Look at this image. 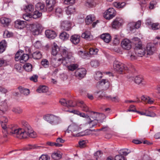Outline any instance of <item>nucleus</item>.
<instances>
[{"label":"nucleus","instance_id":"obj_50","mask_svg":"<svg viewBox=\"0 0 160 160\" xmlns=\"http://www.w3.org/2000/svg\"><path fill=\"white\" fill-rule=\"evenodd\" d=\"M143 80L142 78L139 76H137L134 78V82L137 84L141 83L143 82Z\"/></svg>","mask_w":160,"mask_h":160},{"label":"nucleus","instance_id":"obj_32","mask_svg":"<svg viewBox=\"0 0 160 160\" xmlns=\"http://www.w3.org/2000/svg\"><path fill=\"white\" fill-rule=\"evenodd\" d=\"M75 12V7L72 6L70 5L67 8L66 12L67 15L71 14Z\"/></svg>","mask_w":160,"mask_h":160},{"label":"nucleus","instance_id":"obj_53","mask_svg":"<svg viewBox=\"0 0 160 160\" xmlns=\"http://www.w3.org/2000/svg\"><path fill=\"white\" fill-rule=\"evenodd\" d=\"M99 62L97 60H93L91 61L90 64L92 67L96 68L99 65Z\"/></svg>","mask_w":160,"mask_h":160},{"label":"nucleus","instance_id":"obj_44","mask_svg":"<svg viewBox=\"0 0 160 160\" xmlns=\"http://www.w3.org/2000/svg\"><path fill=\"white\" fill-rule=\"evenodd\" d=\"M42 65L45 68L49 67V61L46 59H43L41 62Z\"/></svg>","mask_w":160,"mask_h":160},{"label":"nucleus","instance_id":"obj_55","mask_svg":"<svg viewBox=\"0 0 160 160\" xmlns=\"http://www.w3.org/2000/svg\"><path fill=\"white\" fill-rule=\"evenodd\" d=\"M55 12L56 15L60 17L62 14V11L61 8H58L56 9Z\"/></svg>","mask_w":160,"mask_h":160},{"label":"nucleus","instance_id":"obj_13","mask_svg":"<svg viewBox=\"0 0 160 160\" xmlns=\"http://www.w3.org/2000/svg\"><path fill=\"white\" fill-rule=\"evenodd\" d=\"M86 74V71L83 68L78 69L75 72V75L78 78L81 79L84 78Z\"/></svg>","mask_w":160,"mask_h":160},{"label":"nucleus","instance_id":"obj_38","mask_svg":"<svg viewBox=\"0 0 160 160\" xmlns=\"http://www.w3.org/2000/svg\"><path fill=\"white\" fill-rule=\"evenodd\" d=\"M78 65L77 64H72L69 65H67V67L68 69L71 71H73L78 68Z\"/></svg>","mask_w":160,"mask_h":160},{"label":"nucleus","instance_id":"obj_48","mask_svg":"<svg viewBox=\"0 0 160 160\" xmlns=\"http://www.w3.org/2000/svg\"><path fill=\"white\" fill-rule=\"evenodd\" d=\"M151 27L154 30L158 29L160 28V24L158 23H153L151 24Z\"/></svg>","mask_w":160,"mask_h":160},{"label":"nucleus","instance_id":"obj_42","mask_svg":"<svg viewBox=\"0 0 160 160\" xmlns=\"http://www.w3.org/2000/svg\"><path fill=\"white\" fill-rule=\"evenodd\" d=\"M23 52L22 51L19 50L17 52L15 55V59L16 61H20L21 58V56Z\"/></svg>","mask_w":160,"mask_h":160},{"label":"nucleus","instance_id":"obj_19","mask_svg":"<svg viewBox=\"0 0 160 160\" xmlns=\"http://www.w3.org/2000/svg\"><path fill=\"white\" fill-rule=\"evenodd\" d=\"M26 25V22L20 20H18L15 22V25L16 28L19 29H22L25 27Z\"/></svg>","mask_w":160,"mask_h":160},{"label":"nucleus","instance_id":"obj_16","mask_svg":"<svg viewBox=\"0 0 160 160\" xmlns=\"http://www.w3.org/2000/svg\"><path fill=\"white\" fill-rule=\"evenodd\" d=\"M156 50L155 45L152 43H148L147 45L146 52L147 55L152 54Z\"/></svg>","mask_w":160,"mask_h":160},{"label":"nucleus","instance_id":"obj_17","mask_svg":"<svg viewBox=\"0 0 160 160\" xmlns=\"http://www.w3.org/2000/svg\"><path fill=\"white\" fill-rule=\"evenodd\" d=\"M121 45L122 48L125 49L129 50L131 48V42L127 39H125L122 40Z\"/></svg>","mask_w":160,"mask_h":160},{"label":"nucleus","instance_id":"obj_11","mask_svg":"<svg viewBox=\"0 0 160 160\" xmlns=\"http://www.w3.org/2000/svg\"><path fill=\"white\" fill-rule=\"evenodd\" d=\"M123 19L120 17H117L112 22V26L113 28L118 29L122 26L123 23Z\"/></svg>","mask_w":160,"mask_h":160},{"label":"nucleus","instance_id":"obj_47","mask_svg":"<svg viewBox=\"0 0 160 160\" xmlns=\"http://www.w3.org/2000/svg\"><path fill=\"white\" fill-rule=\"evenodd\" d=\"M25 10L27 12H32L34 10V6L32 5H29L26 6Z\"/></svg>","mask_w":160,"mask_h":160},{"label":"nucleus","instance_id":"obj_7","mask_svg":"<svg viewBox=\"0 0 160 160\" xmlns=\"http://www.w3.org/2000/svg\"><path fill=\"white\" fill-rule=\"evenodd\" d=\"M98 113L95 112H91L90 117L93 120H88V124H89V127L90 128H92L96 125L98 123L97 119H98Z\"/></svg>","mask_w":160,"mask_h":160},{"label":"nucleus","instance_id":"obj_37","mask_svg":"<svg viewBox=\"0 0 160 160\" xmlns=\"http://www.w3.org/2000/svg\"><path fill=\"white\" fill-rule=\"evenodd\" d=\"M29 58V56L28 54H23L21 56L20 62L21 63H24L26 62Z\"/></svg>","mask_w":160,"mask_h":160},{"label":"nucleus","instance_id":"obj_15","mask_svg":"<svg viewBox=\"0 0 160 160\" xmlns=\"http://www.w3.org/2000/svg\"><path fill=\"white\" fill-rule=\"evenodd\" d=\"M72 24L69 21H62L61 23V28L63 30L68 31L72 28Z\"/></svg>","mask_w":160,"mask_h":160},{"label":"nucleus","instance_id":"obj_8","mask_svg":"<svg viewBox=\"0 0 160 160\" xmlns=\"http://www.w3.org/2000/svg\"><path fill=\"white\" fill-rule=\"evenodd\" d=\"M42 29V26L38 23L31 25L30 27V29L32 34L34 35H38Z\"/></svg>","mask_w":160,"mask_h":160},{"label":"nucleus","instance_id":"obj_21","mask_svg":"<svg viewBox=\"0 0 160 160\" xmlns=\"http://www.w3.org/2000/svg\"><path fill=\"white\" fill-rule=\"evenodd\" d=\"M80 36L77 34L72 35L70 38L71 42L74 45H77L80 41Z\"/></svg>","mask_w":160,"mask_h":160},{"label":"nucleus","instance_id":"obj_23","mask_svg":"<svg viewBox=\"0 0 160 160\" xmlns=\"http://www.w3.org/2000/svg\"><path fill=\"white\" fill-rule=\"evenodd\" d=\"M101 38L106 43L109 42L111 40V37L108 33H104L101 36Z\"/></svg>","mask_w":160,"mask_h":160},{"label":"nucleus","instance_id":"obj_52","mask_svg":"<svg viewBox=\"0 0 160 160\" xmlns=\"http://www.w3.org/2000/svg\"><path fill=\"white\" fill-rule=\"evenodd\" d=\"M78 115H79L80 117L85 118L88 122V120H90V118L89 116L86 114L85 113H81L79 112L78 114Z\"/></svg>","mask_w":160,"mask_h":160},{"label":"nucleus","instance_id":"obj_49","mask_svg":"<svg viewBox=\"0 0 160 160\" xmlns=\"http://www.w3.org/2000/svg\"><path fill=\"white\" fill-rule=\"evenodd\" d=\"M94 5V2L93 0H87L85 2V5L88 7H92Z\"/></svg>","mask_w":160,"mask_h":160},{"label":"nucleus","instance_id":"obj_1","mask_svg":"<svg viewBox=\"0 0 160 160\" xmlns=\"http://www.w3.org/2000/svg\"><path fill=\"white\" fill-rule=\"evenodd\" d=\"M22 128L16 129L12 128L10 130V132L14 137L20 139L26 138L28 137L35 138L37 134L28 123L24 120L21 121Z\"/></svg>","mask_w":160,"mask_h":160},{"label":"nucleus","instance_id":"obj_45","mask_svg":"<svg viewBox=\"0 0 160 160\" xmlns=\"http://www.w3.org/2000/svg\"><path fill=\"white\" fill-rule=\"evenodd\" d=\"M126 5L124 2L120 3L119 2H116L114 3V5L117 8H122Z\"/></svg>","mask_w":160,"mask_h":160},{"label":"nucleus","instance_id":"obj_26","mask_svg":"<svg viewBox=\"0 0 160 160\" xmlns=\"http://www.w3.org/2000/svg\"><path fill=\"white\" fill-rule=\"evenodd\" d=\"M77 106L80 107L82 110L85 112L89 111L87 105L84 103L82 101H80L78 104Z\"/></svg>","mask_w":160,"mask_h":160},{"label":"nucleus","instance_id":"obj_36","mask_svg":"<svg viewBox=\"0 0 160 160\" xmlns=\"http://www.w3.org/2000/svg\"><path fill=\"white\" fill-rule=\"evenodd\" d=\"M59 37L62 40H66L69 38V35L66 32H63L60 33Z\"/></svg>","mask_w":160,"mask_h":160},{"label":"nucleus","instance_id":"obj_59","mask_svg":"<svg viewBox=\"0 0 160 160\" xmlns=\"http://www.w3.org/2000/svg\"><path fill=\"white\" fill-rule=\"evenodd\" d=\"M50 157L47 155H42L39 158V160H49Z\"/></svg>","mask_w":160,"mask_h":160},{"label":"nucleus","instance_id":"obj_2","mask_svg":"<svg viewBox=\"0 0 160 160\" xmlns=\"http://www.w3.org/2000/svg\"><path fill=\"white\" fill-rule=\"evenodd\" d=\"M132 42L135 45V48L134 52L130 51L128 53V56L131 60L137 58L138 57H142L146 53L144 48L142 47V42L140 39L138 38H134L132 39Z\"/></svg>","mask_w":160,"mask_h":160},{"label":"nucleus","instance_id":"obj_51","mask_svg":"<svg viewBox=\"0 0 160 160\" xmlns=\"http://www.w3.org/2000/svg\"><path fill=\"white\" fill-rule=\"evenodd\" d=\"M102 74L100 71L97 72L94 76V78L96 80H99L102 78Z\"/></svg>","mask_w":160,"mask_h":160},{"label":"nucleus","instance_id":"obj_61","mask_svg":"<svg viewBox=\"0 0 160 160\" xmlns=\"http://www.w3.org/2000/svg\"><path fill=\"white\" fill-rule=\"evenodd\" d=\"M98 51L97 49L90 48L89 50V53L91 55H95L97 54Z\"/></svg>","mask_w":160,"mask_h":160},{"label":"nucleus","instance_id":"obj_58","mask_svg":"<svg viewBox=\"0 0 160 160\" xmlns=\"http://www.w3.org/2000/svg\"><path fill=\"white\" fill-rule=\"evenodd\" d=\"M47 145L52 146H55L56 147H59L62 146V145L61 144L49 142H47Z\"/></svg>","mask_w":160,"mask_h":160},{"label":"nucleus","instance_id":"obj_24","mask_svg":"<svg viewBox=\"0 0 160 160\" xmlns=\"http://www.w3.org/2000/svg\"><path fill=\"white\" fill-rule=\"evenodd\" d=\"M81 36L82 38L88 41H90L93 39L92 36L91 35L90 32L88 31L83 33Z\"/></svg>","mask_w":160,"mask_h":160},{"label":"nucleus","instance_id":"obj_64","mask_svg":"<svg viewBox=\"0 0 160 160\" xmlns=\"http://www.w3.org/2000/svg\"><path fill=\"white\" fill-rule=\"evenodd\" d=\"M115 160H126L124 157L121 155H117L115 157Z\"/></svg>","mask_w":160,"mask_h":160},{"label":"nucleus","instance_id":"obj_10","mask_svg":"<svg viewBox=\"0 0 160 160\" xmlns=\"http://www.w3.org/2000/svg\"><path fill=\"white\" fill-rule=\"evenodd\" d=\"M116 15V12L112 8H109L104 13V17L107 19H110Z\"/></svg>","mask_w":160,"mask_h":160},{"label":"nucleus","instance_id":"obj_57","mask_svg":"<svg viewBox=\"0 0 160 160\" xmlns=\"http://www.w3.org/2000/svg\"><path fill=\"white\" fill-rule=\"evenodd\" d=\"M32 15L29 14H25L23 16V19L27 21H29L32 19Z\"/></svg>","mask_w":160,"mask_h":160},{"label":"nucleus","instance_id":"obj_60","mask_svg":"<svg viewBox=\"0 0 160 160\" xmlns=\"http://www.w3.org/2000/svg\"><path fill=\"white\" fill-rule=\"evenodd\" d=\"M102 153L101 151H98L94 154V156L96 160H98V158L101 157Z\"/></svg>","mask_w":160,"mask_h":160},{"label":"nucleus","instance_id":"obj_40","mask_svg":"<svg viewBox=\"0 0 160 160\" xmlns=\"http://www.w3.org/2000/svg\"><path fill=\"white\" fill-rule=\"evenodd\" d=\"M12 111L16 114H20L22 113V110L19 107H15L12 108Z\"/></svg>","mask_w":160,"mask_h":160},{"label":"nucleus","instance_id":"obj_18","mask_svg":"<svg viewBox=\"0 0 160 160\" xmlns=\"http://www.w3.org/2000/svg\"><path fill=\"white\" fill-rule=\"evenodd\" d=\"M56 3L55 0H46V3L47 7V10L48 12H51L53 8V7Z\"/></svg>","mask_w":160,"mask_h":160},{"label":"nucleus","instance_id":"obj_28","mask_svg":"<svg viewBox=\"0 0 160 160\" xmlns=\"http://www.w3.org/2000/svg\"><path fill=\"white\" fill-rule=\"evenodd\" d=\"M95 19V17L93 15H90L86 17L85 22L88 25L94 21Z\"/></svg>","mask_w":160,"mask_h":160},{"label":"nucleus","instance_id":"obj_20","mask_svg":"<svg viewBox=\"0 0 160 160\" xmlns=\"http://www.w3.org/2000/svg\"><path fill=\"white\" fill-rule=\"evenodd\" d=\"M45 33L47 37L51 39H54L57 36L55 32L52 30H46Z\"/></svg>","mask_w":160,"mask_h":160},{"label":"nucleus","instance_id":"obj_30","mask_svg":"<svg viewBox=\"0 0 160 160\" xmlns=\"http://www.w3.org/2000/svg\"><path fill=\"white\" fill-rule=\"evenodd\" d=\"M7 46V42L5 40H2L0 42V53L4 51Z\"/></svg>","mask_w":160,"mask_h":160},{"label":"nucleus","instance_id":"obj_54","mask_svg":"<svg viewBox=\"0 0 160 160\" xmlns=\"http://www.w3.org/2000/svg\"><path fill=\"white\" fill-rule=\"evenodd\" d=\"M98 119H97L98 122V121L103 120L106 117V116L103 113H98Z\"/></svg>","mask_w":160,"mask_h":160},{"label":"nucleus","instance_id":"obj_56","mask_svg":"<svg viewBox=\"0 0 160 160\" xmlns=\"http://www.w3.org/2000/svg\"><path fill=\"white\" fill-rule=\"evenodd\" d=\"M3 35L5 38H9L12 35V33L7 30H5L4 32Z\"/></svg>","mask_w":160,"mask_h":160},{"label":"nucleus","instance_id":"obj_14","mask_svg":"<svg viewBox=\"0 0 160 160\" xmlns=\"http://www.w3.org/2000/svg\"><path fill=\"white\" fill-rule=\"evenodd\" d=\"M141 23V21L139 20L136 22H130L128 25V27L130 31H133L135 29H138L140 28Z\"/></svg>","mask_w":160,"mask_h":160},{"label":"nucleus","instance_id":"obj_43","mask_svg":"<svg viewBox=\"0 0 160 160\" xmlns=\"http://www.w3.org/2000/svg\"><path fill=\"white\" fill-rule=\"evenodd\" d=\"M25 70L27 72H29L32 70V66L30 63H26L23 66Z\"/></svg>","mask_w":160,"mask_h":160},{"label":"nucleus","instance_id":"obj_63","mask_svg":"<svg viewBox=\"0 0 160 160\" xmlns=\"http://www.w3.org/2000/svg\"><path fill=\"white\" fill-rule=\"evenodd\" d=\"M59 102L62 105L66 107L67 106V101L65 99L62 98L60 99Z\"/></svg>","mask_w":160,"mask_h":160},{"label":"nucleus","instance_id":"obj_12","mask_svg":"<svg viewBox=\"0 0 160 160\" xmlns=\"http://www.w3.org/2000/svg\"><path fill=\"white\" fill-rule=\"evenodd\" d=\"M0 121L2 127L4 130L2 131V132L3 133H5L4 137H6L7 135H6V133H8L7 127L6 126V123L8 121V119L5 116H2L0 118Z\"/></svg>","mask_w":160,"mask_h":160},{"label":"nucleus","instance_id":"obj_62","mask_svg":"<svg viewBox=\"0 0 160 160\" xmlns=\"http://www.w3.org/2000/svg\"><path fill=\"white\" fill-rule=\"evenodd\" d=\"M157 2L155 0L151 1L150 3L149 8L150 9H152L156 5Z\"/></svg>","mask_w":160,"mask_h":160},{"label":"nucleus","instance_id":"obj_5","mask_svg":"<svg viewBox=\"0 0 160 160\" xmlns=\"http://www.w3.org/2000/svg\"><path fill=\"white\" fill-rule=\"evenodd\" d=\"M44 119L52 125H56L61 122V118L53 114H48L43 117Z\"/></svg>","mask_w":160,"mask_h":160},{"label":"nucleus","instance_id":"obj_6","mask_svg":"<svg viewBox=\"0 0 160 160\" xmlns=\"http://www.w3.org/2000/svg\"><path fill=\"white\" fill-rule=\"evenodd\" d=\"M114 70L119 73H122L124 70H127L128 68L124 64L117 60H115L113 63Z\"/></svg>","mask_w":160,"mask_h":160},{"label":"nucleus","instance_id":"obj_25","mask_svg":"<svg viewBox=\"0 0 160 160\" xmlns=\"http://www.w3.org/2000/svg\"><path fill=\"white\" fill-rule=\"evenodd\" d=\"M44 4L41 2H38L37 3L35 6V9L36 10L41 11L42 12L45 11L44 9Z\"/></svg>","mask_w":160,"mask_h":160},{"label":"nucleus","instance_id":"obj_9","mask_svg":"<svg viewBox=\"0 0 160 160\" xmlns=\"http://www.w3.org/2000/svg\"><path fill=\"white\" fill-rule=\"evenodd\" d=\"M109 85V82L108 80L103 79L97 83L96 87L98 89H102V90H106L108 89Z\"/></svg>","mask_w":160,"mask_h":160},{"label":"nucleus","instance_id":"obj_31","mask_svg":"<svg viewBox=\"0 0 160 160\" xmlns=\"http://www.w3.org/2000/svg\"><path fill=\"white\" fill-rule=\"evenodd\" d=\"M48 91V88L45 86H40L37 90V91L38 93H45Z\"/></svg>","mask_w":160,"mask_h":160},{"label":"nucleus","instance_id":"obj_39","mask_svg":"<svg viewBox=\"0 0 160 160\" xmlns=\"http://www.w3.org/2000/svg\"><path fill=\"white\" fill-rule=\"evenodd\" d=\"M51 157L53 159L58 160L61 158L62 156L59 152H54L52 154Z\"/></svg>","mask_w":160,"mask_h":160},{"label":"nucleus","instance_id":"obj_27","mask_svg":"<svg viewBox=\"0 0 160 160\" xmlns=\"http://www.w3.org/2000/svg\"><path fill=\"white\" fill-rule=\"evenodd\" d=\"M102 97H104L105 98L108 100H111L113 102H118L119 101V99L117 97H115L113 98L111 97L110 96H108L106 94H103L102 95Z\"/></svg>","mask_w":160,"mask_h":160},{"label":"nucleus","instance_id":"obj_34","mask_svg":"<svg viewBox=\"0 0 160 160\" xmlns=\"http://www.w3.org/2000/svg\"><path fill=\"white\" fill-rule=\"evenodd\" d=\"M59 51L60 49L58 47L57 45L55 44L52 47V54L53 56H56Z\"/></svg>","mask_w":160,"mask_h":160},{"label":"nucleus","instance_id":"obj_33","mask_svg":"<svg viewBox=\"0 0 160 160\" xmlns=\"http://www.w3.org/2000/svg\"><path fill=\"white\" fill-rule=\"evenodd\" d=\"M21 93L25 95H28L29 93V90L28 89L24 88L21 87H19L18 88Z\"/></svg>","mask_w":160,"mask_h":160},{"label":"nucleus","instance_id":"obj_22","mask_svg":"<svg viewBox=\"0 0 160 160\" xmlns=\"http://www.w3.org/2000/svg\"><path fill=\"white\" fill-rule=\"evenodd\" d=\"M11 22V19L8 18L2 17L0 18V22L4 27H8Z\"/></svg>","mask_w":160,"mask_h":160},{"label":"nucleus","instance_id":"obj_3","mask_svg":"<svg viewBox=\"0 0 160 160\" xmlns=\"http://www.w3.org/2000/svg\"><path fill=\"white\" fill-rule=\"evenodd\" d=\"M61 52L62 58L57 60L59 62L57 64L55 65V66H58L61 63H62L64 65H66L68 63L74 62V59L72 52H69L66 49H62Z\"/></svg>","mask_w":160,"mask_h":160},{"label":"nucleus","instance_id":"obj_4","mask_svg":"<svg viewBox=\"0 0 160 160\" xmlns=\"http://www.w3.org/2000/svg\"><path fill=\"white\" fill-rule=\"evenodd\" d=\"M79 128L76 125L72 124L70 125L68 127V130L70 131L72 133V135L74 136L79 137L82 136L84 135H87L90 134L92 130H86L85 134H81L79 133H78L79 131Z\"/></svg>","mask_w":160,"mask_h":160},{"label":"nucleus","instance_id":"obj_35","mask_svg":"<svg viewBox=\"0 0 160 160\" xmlns=\"http://www.w3.org/2000/svg\"><path fill=\"white\" fill-rule=\"evenodd\" d=\"M32 57L34 59H40L42 58V54L39 51H37L33 53Z\"/></svg>","mask_w":160,"mask_h":160},{"label":"nucleus","instance_id":"obj_29","mask_svg":"<svg viewBox=\"0 0 160 160\" xmlns=\"http://www.w3.org/2000/svg\"><path fill=\"white\" fill-rule=\"evenodd\" d=\"M8 108L7 103L4 102L2 103L0 105V115L3 113Z\"/></svg>","mask_w":160,"mask_h":160},{"label":"nucleus","instance_id":"obj_41","mask_svg":"<svg viewBox=\"0 0 160 160\" xmlns=\"http://www.w3.org/2000/svg\"><path fill=\"white\" fill-rule=\"evenodd\" d=\"M130 152V150L127 149H121L119 152V153L121 154L120 155L124 156L128 155Z\"/></svg>","mask_w":160,"mask_h":160},{"label":"nucleus","instance_id":"obj_46","mask_svg":"<svg viewBox=\"0 0 160 160\" xmlns=\"http://www.w3.org/2000/svg\"><path fill=\"white\" fill-rule=\"evenodd\" d=\"M36 10V11L34 12L33 14L32 15L33 18H37L40 17L42 15V13L41 12H40L38 10Z\"/></svg>","mask_w":160,"mask_h":160}]
</instances>
